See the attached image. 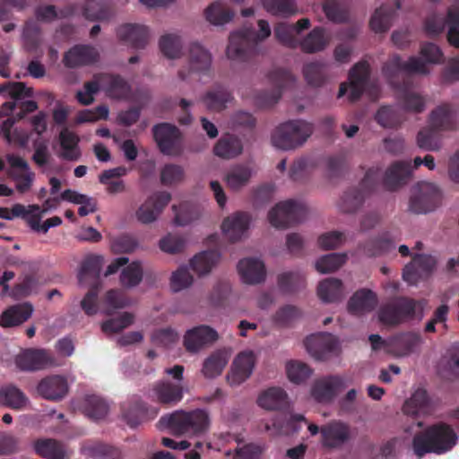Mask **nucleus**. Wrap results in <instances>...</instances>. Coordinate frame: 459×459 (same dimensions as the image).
Instances as JSON below:
<instances>
[{"instance_id": "nucleus-1", "label": "nucleus", "mask_w": 459, "mask_h": 459, "mask_svg": "<svg viewBox=\"0 0 459 459\" xmlns=\"http://www.w3.org/2000/svg\"><path fill=\"white\" fill-rule=\"evenodd\" d=\"M411 167L409 161L399 160L394 162L383 175L378 168L369 169L359 186L347 190L341 198L340 209L346 213H353L362 206L367 195L374 191L380 180L384 187L394 191L406 185L411 178Z\"/></svg>"}, {"instance_id": "nucleus-2", "label": "nucleus", "mask_w": 459, "mask_h": 459, "mask_svg": "<svg viewBox=\"0 0 459 459\" xmlns=\"http://www.w3.org/2000/svg\"><path fill=\"white\" fill-rule=\"evenodd\" d=\"M457 438L450 425L438 422L416 433L412 437L411 448L419 459L427 454L443 455L456 445Z\"/></svg>"}, {"instance_id": "nucleus-3", "label": "nucleus", "mask_w": 459, "mask_h": 459, "mask_svg": "<svg viewBox=\"0 0 459 459\" xmlns=\"http://www.w3.org/2000/svg\"><path fill=\"white\" fill-rule=\"evenodd\" d=\"M258 30L252 27H244L230 35L226 55L229 59L244 62L248 60L256 49L258 43L263 42L272 34L267 21H257Z\"/></svg>"}, {"instance_id": "nucleus-4", "label": "nucleus", "mask_w": 459, "mask_h": 459, "mask_svg": "<svg viewBox=\"0 0 459 459\" xmlns=\"http://www.w3.org/2000/svg\"><path fill=\"white\" fill-rule=\"evenodd\" d=\"M159 423L176 435L198 436L208 429L210 419L207 411L202 409L179 410L163 415Z\"/></svg>"}, {"instance_id": "nucleus-5", "label": "nucleus", "mask_w": 459, "mask_h": 459, "mask_svg": "<svg viewBox=\"0 0 459 459\" xmlns=\"http://www.w3.org/2000/svg\"><path fill=\"white\" fill-rule=\"evenodd\" d=\"M83 87L85 91H77L76 99L84 106H88L93 102V95L100 89L103 90L108 97L117 100L126 99L131 91L130 85L122 76L110 74H95L91 81L84 83Z\"/></svg>"}, {"instance_id": "nucleus-6", "label": "nucleus", "mask_w": 459, "mask_h": 459, "mask_svg": "<svg viewBox=\"0 0 459 459\" xmlns=\"http://www.w3.org/2000/svg\"><path fill=\"white\" fill-rule=\"evenodd\" d=\"M314 131L313 125L301 119L290 120L277 126L272 134V143L283 151L302 146Z\"/></svg>"}, {"instance_id": "nucleus-7", "label": "nucleus", "mask_w": 459, "mask_h": 459, "mask_svg": "<svg viewBox=\"0 0 459 459\" xmlns=\"http://www.w3.org/2000/svg\"><path fill=\"white\" fill-rule=\"evenodd\" d=\"M306 215V206L290 199L277 204L269 212L268 220L272 226L277 229H286L302 221Z\"/></svg>"}, {"instance_id": "nucleus-8", "label": "nucleus", "mask_w": 459, "mask_h": 459, "mask_svg": "<svg viewBox=\"0 0 459 459\" xmlns=\"http://www.w3.org/2000/svg\"><path fill=\"white\" fill-rule=\"evenodd\" d=\"M417 301L399 297L383 305L378 310L379 321L386 325H397L414 317Z\"/></svg>"}, {"instance_id": "nucleus-9", "label": "nucleus", "mask_w": 459, "mask_h": 459, "mask_svg": "<svg viewBox=\"0 0 459 459\" xmlns=\"http://www.w3.org/2000/svg\"><path fill=\"white\" fill-rule=\"evenodd\" d=\"M153 139L159 151L167 156H179L183 152L182 134L174 125L159 123L152 127Z\"/></svg>"}, {"instance_id": "nucleus-10", "label": "nucleus", "mask_w": 459, "mask_h": 459, "mask_svg": "<svg viewBox=\"0 0 459 459\" xmlns=\"http://www.w3.org/2000/svg\"><path fill=\"white\" fill-rule=\"evenodd\" d=\"M442 195L433 183L420 182L410 198L409 209L413 213H427L434 211L441 203Z\"/></svg>"}, {"instance_id": "nucleus-11", "label": "nucleus", "mask_w": 459, "mask_h": 459, "mask_svg": "<svg viewBox=\"0 0 459 459\" xmlns=\"http://www.w3.org/2000/svg\"><path fill=\"white\" fill-rule=\"evenodd\" d=\"M268 78L273 88L269 91H260L255 98L256 104L261 108L272 107L278 102L284 88L291 87L295 82L293 74L282 68L272 70Z\"/></svg>"}, {"instance_id": "nucleus-12", "label": "nucleus", "mask_w": 459, "mask_h": 459, "mask_svg": "<svg viewBox=\"0 0 459 459\" xmlns=\"http://www.w3.org/2000/svg\"><path fill=\"white\" fill-rule=\"evenodd\" d=\"M382 72L389 82L398 89L403 85V82L400 83L395 81V78L399 77L400 74H426L429 73V70L427 65L419 57L411 56L405 62L399 56H394L385 63Z\"/></svg>"}, {"instance_id": "nucleus-13", "label": "nucleus", "mask_w": 459, "mask_h": 459, "mask_svg": "<svg viewBox=\"0 0 459 459\" xmlns=\"http://www.w3.org/2000/svg\"><path fill=\"white\" fill-rule=\"evenodd\" d=\"M448 24L447 39L449 43L459 48V10L450 8L447 12L446 20L437 14L429 16L425 21V30L429 36H437L441 33Z\"/></svg>"}, {"instance_id": "nucleus-14", "label": "nucleus", "mask_w": 459, "mask_h": 459, "mask_svg": "<svg viewBox=\"0 0 459 459\" xmlns=\"http://www.w3.org/2000/svg\"><path fill=\"white\" fill-rule=\"evenodd\" d=\"M16 366L23 371H37L56 365L51 352L44 349H27L15 358Z\"/></svg>"}, {"instance_id": "nucleus-15", "label": "nucleus", "mask_w": 459, "mask_h": 459, "mask_svg": "<svg viewBox=\"0 0 459 459\" xmlns=\"http://www.w3.org/2000/svg\"><path fill=\"white\" fill-rule=\"evenodd\" d=\"M344 387L343 377L338 375H330L314 381L311 395L316 402L326 403L332 402Z\"/></svg>"}, {"instance_id": "nucleus-16", "label": "nucleus", "mask_w": 459, "mask_h": 459, "mask_svg": "<svg viewBox=\"0 0 459 459\" xmlns=\"http://www.w3.org/2000/svg\"><path fill=\"white\" fill-rule=\"evenodd\" d=\"M218 339L219 334L215 329L206 325H200L186 332L183 343L188 352L196 353L212 345Z\"/></svg>"}, {"instance_id": "nucleus-17", "label": "nucleus", "mask_w": 459, "mask_h": 459, "mask_svg": "<svg viewBox=\"0 0 459 459\" xmlns=\"http://www.w3.org/2000/svg\"><path fill=\"white\" fill-rule=\"evenodd\" d=\"M171 200L167 191H159L149 196L136 211V218L143 224L155 221Z\"/></svg>"}, {"instance_id": "nucleus-18", "label": "nucleus", "mask_w": 459, "mask_h": 459, "mask_svg": "<svg viewBox=\"0 0 459 459\" xmlns=\"http://www.w3.org/2000/svg\"><path fill=\"white\" fill-rule=\"evenodd\" d=\"M183 386L180 383L161 380L152 386L150 397L152 401L165 407H172L183 399Z\"/></svg>"}, {"instance_id": "nucleus-19", "label": "nucleus", "mask_w": 459, "mask_h": 459, "mask_svg": "<svg viewBox=\"0 0 459 459\" xmlns=\"http://www.w3.org/2000/svg\"><path fill=\"white\" fill-rule=\"evenodd\" d=\"M435 266L436 260L431 255H415L403 268V278L409 284H416L419 280L430 275Z\"/></svg>"}, {"instance_id": "nucleus-20", "label": "nucleus", "mask_w": 459, "mask_h": 459, "mask_svg": "<svg viewBox=\"0 0 459 459\" xmlns=\"http://www.w3.org/2000/svg\"><path fill=\"white\" fill-rule=\"evenodd\" d=\"M321 443L327 448L342 446L351 437L350 427L339 420H333L320 428Z\"/></svg>"}, {"instance_id": "nucleus-21", "label": "nucleus", "mask_w": 459, "mask_h": 459, "mask_svg": "<svg viewBox=\"0 0 459 459\" xmlns=\"http://www.w3.org/2000/svg\"><path fill=\"white\" fill-rule=\"evenodd\" d=\"M13 100L6 101L0 108V117H10L16 108L15 100H20L25 97H32L33 91L28 88L22 82H7L0 84V95H5Z\"/></svg>"}, {"instance_id": "nucleus-22", "label": "nucleus", "mask_w": 459, "mask_h": 459, "mask_svg": "<svg viewBox=\"0 0 459 459\" xmlns=\"http://www.w3.org/2000/svg\"><path fill=\"white\" fill-rule=\"evenodd\" d=\"M308 353L317 360H325L337 348L336 339L330 333L313 334L305 340Z\"/></svg>"}, {"instance_id": "nucleus-23", "label": "nucleus", "mask_w": 459, "mask_h": 459, "mask_svg": "<svg viewBox=\"0 0 459 459\" xmlns=\"http://www.w3.org/2000/svg\"><path fill=\"white\" fill-rule=\"evenodd\" d=\"M117 36L131 48H144L149 41V30L144 25L126 23L117 29Z\"/></svg>"}, {"instance_id": "nucleus-24", "label": "nucleus", "mask_w": 459, "mask_h": 459, "mask_svg": "<svg viewBox=\"0 0 459 459\" xmlns=\"http://www.w3.org/2000/svg\"><path fill=\"white\" fill-rule=\"evenodd\" d=\"M159 413L155 407L149 406L141 399H135L128 406L123 407V416L127 424L135 428L142 422L154 419Z\"/></svg>"}, {"instance_id": "nucleus-25", "label": "nucleus", "mask_w": 459, "mask_h": 459, "mask_svg": "<svg viewBox=\"0 0 459 459\" xmlns=\"http://www.w3.org/2000/svg\"><path fill=\"white\" fill-rule=\"evenodd\" d=\"M370 75V67L367 61L357 63L350 71L349 100L355 102L362 96Z\"/></svg>"}, {"instance_id": "nucleus-26", "label": "nucleus", "mask_w": 459, "mask_h": 459, "mask_svg": "<svg viewBox=\"0 0 459 459\" xmlns=\"http://www.w3.org/2000/svg\"><path fill=\"white\" fill-rule=\"evenodd\" d=\"M255 366V356L252 351L240 352L233 361L228 382L231 385H238L246 381L252 374Z\"/></svg>"}, {"instance_id": "nucleus-27", "label": "nucleus", "mask_w": 459, "mask_h": 459, "mask_svg": "<svg viewBox=\"0 0 459 459\" xmlns=\"http://www.w3.org/2000/svg\"><path fill=\"white\" fill-rule=\"evenodd\" d=\"M99 58L97 49L89 45H76L64 55L63 63L68 68L91 65Z\"/></svg>"}, {"instance_id": "nucleus-28", "label": "nucleus", "mask_w": 459, "mask_h": 459, "mask_svg": "<svg viewBox=\"0 0 459 459\" xmlns=\"http://www.w3.org/2000/svg\"><path fill=\"white\" fill-rule=\"evenodd\" d=\"M377 294L369 289L358 290L348 301V311L356 316H362L373 311L377 306Z\"/></svg>"}, {"instance_id": "nucleus-29", "label": "nucleus", "mask_w": 459, "mask_h": 459, "mask_svg": "<svg viewBox=\"0 0 459 459\" xmlns=\"http://www.w3.org/2000/svg\"><path fill=\"white\" fill-rule=\"evenodd\" d=\"M40 396L50 401L63 399L68 392V385L65 377L50 376L43 378L37 386Z\"/></svg>"}, {"instance_id": "nucleus-30", "label": "nucleus", "mask_w": 459, "mask_h": 459, "mask_svg": "<svg viewBox=\"0 0 459 459\" xmlns=\"http://www.w3.org/2000/svg\"><path fill=\"white\" fill-rule=\"evenodd\" d=\"M238 271L244 282L257 284L264 281L266 272L262 261L256 258H244L238 264Z\"/></svg>"}, {"instance_id": "nucleus-31", "label": "nucleus", "mask_w": 459, "mask_h": 459, "mask_svg": "<svg viewBox=\"0 0 459 459\" xmlns=\"http://www.w3.org/2000/svg\"><path fill=\"white\" fill-rule=\"evenodd\" d=\"M429 125L436 131H450L455 129V112L449 104H441L431 111Z\"/></svg>"}, {"instance_id": "nucleus-32", "label": "nucleus", "mask_w": 459, "mask_h": 459, "mask_svg": "<svg viewBox=\"0 0 459 459\" xmlns=\"http://www.w3.org/2000/svg\"><path fill=\"white\" fill-rule=\"evenodd\" d=\"M249 222L250 217L247 212H238L232 217H228L223 221L221 229L231 242H236L248 229Z\"/></svg>"}, {"instance_id": "nucleus-33", "label": "nucleus", "mask_w": 459, "mask_h": 459, "mask_svg": "<svg viewBox=\"0 0 459 459\" xmlns=\"http://www.w3.org/2000/svg\"><path fill=\"white\" fill-rule=\"evenodd\" d=\"M257 404L267 411H280L289 406L288 394L281 387H270L262 392Z\"/></svg>"}, {"instance_id": "nucleus-34", "label": "nucleus", "mask_w": 459, "mask_h": 459, "mask_svg": "<svg viewBox=\"0 0 459 459\" xmlns=\"http://www.w3.org/2000/svg\"><path fill=\"white\" fill-rule=\"evenodd\" d=\"M33 311L30 303L13 305L5 309L0 316V326L7 328L17 326L27 321Z\"/></svg>"}, {"instance_id": "nucleus-35", "label": "nucleus", "mask_w": 459, "mask_h": 459, "mask_svg": "<svg viewBox=\"0 0 459 459\" xmlns=\"http://www.w3.org/2000/svg\"><path fill=\"white\" fill-rule=\"evenodd\" d=\"M421 342L422 339L420 333H403L392 338L390 348L396 356L403 357L414 351Z\"/></svg>"}, {"instance_id": "nucleus-36", "label": "nucleus", "mask_w": 459, "mask_h": 459, "mask_svg": "<svg viewBox=\"0 0 459 459\" xmlns=\"http://www.w3.org/2000/svg\"><path fill=\"white\" fill-rule=\"evenodd\" d=\"M188 58L190 72L206 74L210 71L212 56L199 43L194 42L190 45Z\"/></svg>"}, {"instance_id": "nucleus-37", "label": "nucleus", "mask_w": 459, "mask_h": 459, "mask_svg": "<svg viewBox=\"0 0 459 459\" xmlns=\"http://www.w3.org/2000/svg\"><path fill=\"white\" fill-rule=\"evenodd\" d=\"M395 240L389 232H385L377 238H370L359 245V248L368 256H380L395 248Z\"/></svg>"}, {"instance_id": "nucleus-38", "label": "nucleus", "mask_w": 459, "mask_h": 459, "mask_svg": "<svg viewBox=\"0 0 459 459\" xmlns=\"http://www.w3.org/2000/svg\"><path fill=\"white\" fill-rule=\"evenodd\" d=\"M230 354L226 349L213 351L207 357L202 368V373L207 378H214L220 376L230 360Z\"/></svg>"}, {"instance_id": "nucleus-39", "label": "nucleus", "mask_w": 459, "mask_h": 459, "mask_svg": "<svg viewBox=\"0 0 459 459\" xmlns=\"http://www.w3.org/2000/svg\"><path fill=\"white\" fill-rule=\"evenodd\" d=\"M103 256L98 255H89L82 262L81 269L78 274L79 282L86 283L88 279L92 280L91 284H101L100 270L103 264Z\"/></svg>"}, {"instance_id": "nucleus-40", "label": "nucleus", "mask_w": 459, "mask_h": 459, "mask_svg": "<svg viewBox=\"0 0 459 459\" xmlns=\"http://www.w3.org/2000/svg\"><path fill=\"white\" fill-rule=\"evenodd\" d=\"M330 42L323 27H315L300 42L299 46L301 50L307 54L323 51Z\"/></svg>"}, {"instance_id": "nucleus-41", "label": "nucleus", "mask_w": 459, "mask_h": 459, "mask_svg": "<svg viewBox=\"0 0 459 459\" xmlns=\"http://www.w3.org/2000/svg\"><path fill=\"white\" fill-rule=\"evenodd\" d=\"M242 151L241 140L230 134L222 135L213 148V152L216 156L227 160L238 156Z\"/></svg>"}, {"instance_id": "nucleus-42", "label": "nucleus", "mask_w": 459, "mask_h": 459, "mask_svg": "<svg viewBox=\"0 0 459 459\" xmlns=\"http://www.w3.org/2000/svg\"><path fill=\"white\" fill-rule=\"evenodd\" d=\"M6 160L9 165L13 169H20L26 173L20 174L14 177L16 183V189L20 193H25L30 190L32 185L34 174L30 172V167L28 162L22 157L14 154H7Z\"/></svg>"}, {"instance_id": "nucleus-43", "label": "nucleus", "mask_w": 459, "mask_h": 459, "mask_svg": "<svg viewBox=\"0 0 459 459\" xmlns=\"http://www.w3.org/2000/svg\"><path fill=\"white\" fill-rule=\"evenodd\" d=\"M317 295L324 303L340 301L343 297V285L337 278H326L317 286Z\"/></svg>"}, {"instance_id": "nucleus-44", "label": "nucleus", "mask_w": 459, "mask_h": 459, "mask_svg": "<svg viewBox=\"0 0 459 459\" xmlns=\"http://www.w3.org/2000/svg\"><path fill=\"white\" fill-rule=\"evenodd\" d=\"M59 142L63 150L61 157L64 160L75 161L81 158L80 138L75 133L64 128L59 134Z\"/></svg>"}, {"instance_id": "nucleus-45", "label": "nucleus", "mask_w": 459, "mask_h": 459, "mask_svg": "<svg viewBox=\"0 0 459 459\" xmlns=\"http://www.w3.org/2000/svg\"><path fill=\"white\" fill-rule=\"evenodd\" d=\"M29 400L26 394L15 385L7 384L0 388V403L13 410H21Z\"/></svg>"}, {"instance_id": "nucleus-46", "label": "nucleus", "mask_w": 459, "mask_h": 459, "mask_svg": "<svg viewBox=\"0 0 459 459\" xmlns=\"http://www.w3.org/2000/svg\"><path fill=\"white\" fill-rule=\"evenodd\" d=\"M410 87L411 83L407 74L403 78V85L398 88L402 91L400 101L403 109L413 113H421L425 109V100L420 95L410 91Z\"/></svg>"}, {"instance_id": "nucleus-47", "label": "nucleus", "mask_w": 459, "mask_h": 459, "mask_svg": "<svg viewBox=\"0 0 459 459\" xmlns=\"http://www.w3.org/2000/svg\"><path fill=\"white\" fill-rule=\"evenodd\" d=\"M430 409V399L424 389H417L404 403L403 411L407 415L415 416L419 413H427Z\"/></svg>"}, {"instance_id": "nucleus-48", "label": "nucleus", "mask_w": 459, "mask_h": 459, "mask_svg": "<svg viewBox=\"0 0 459 459\" xmlns=\"http://www.w3.org/2000/svg\"><path fill=\"white\" fill-rule=\"evenodd\" d=\"M36 453L46 459H65L68 457L64 445L55 439H38L34 443Z\"/></svg>"}, {"instance_id": "nucleus-49", "label": "nucleus", "mask_w": 459, "mask_h": 459, "mask_svg": "<svg viewBox=\"0 0 459 459\" xmlns=\"http://www.w3.org/2000/svg\"><path fill=\"white\" fill-rule=\"evenodd\" d=\"M402 112L392 106H381L376 115V122L384 128H398L404 121Z\"/></svg>"}, {"instance_id": "nucleus-50", "label": "nucleus", "mask_w": 459, "mask_h": 459, "mask_svg": "<svg viewBox=\"0 0 459 459\" xmlns=\"http://www.w3.org/2000/svg\"><path fill=\"white\" fill-rule=\"evenodd\" d=\"M220 256L221 255L217 250L204 251L194 256L190 261V265L197 274L204 275L209 273L219 262Z\"/></svg>"}, {"instance_id": "nucleus-51", "label": "nucleus", "mask_w": 459, "mask_h": 459, "mask_svg": "<svg viewBox=\"0 0 459 459\" xmlns=\"http://www.w3.org/2000/svg\"><path fill=\"white\" fill-rule=\"evenodd\" d=\"M231 93L223 86L217 85L209 91L203 100L208 109L221 111L226 108L227 103L231 101Z\"/></svg>"}, {"instance_id": "nucleus-52", "label": "nucleus", "mask_w": 459, "mask_h": 459, "mask_svg": "<svg viewBox=\"0 0 459 459\" xmlns=\"http://www.w3.org/2000/svg\"><path fill=\"white\" fill-rule=\"evenodd\" d=\"M82 13L87 20L92 22L108 20L111 15L107 0H87Z\"/></svg>"}, {"instance_id": "nucleus-53", "label": "nucleus", "mask_w": 459, "mask_h": 459, "mask_svg": "<svg viewBox=\"0 0 459 459\" xmlns=\"http://www.w3.org/2000/svg\"><path fill=\"white\" fill-rule=\"evenodd\" d=\"M278 286L283 293H294L305 288V276L299 272L283 273L278 276Z\"/></svg>"}, {"instance_id": "nucleus-54", "label": "nucleus", "mask_w": 459, "mask_h": 459, "mask_svg": "<svg viewBox=\"0 0 459 459\" xmlns=\"http://www.w3.org/2000/svg\"><path fill=\"white\" fill-rule=\"evenodd\" d=\"M264 9L274 16L290 17L297 13L294 0H261Z\"/></svg>"}, {"instance_id": "nucleus-55", "label": "nucleus", "mask_w": 459, "mask_h": 459, "mask_svg": "<svg viewBox=\"0 0 459 459\" xmlns=\"http://www.w3.org/2000/svg\"><path fill=\"white\" fill-rule=\"evenodd\" d=\"M394 10L385 5L377 8L370 19V27L377 33L385 32L392 25Z\"/></svg>"}, {"instance_id": "nucleus-56", "label": "nucleus", "mask_w": 459, "mask_h": 459, "mask_svg": "<svg viewBox=\"0 0 459 459\" xmlns=\"http://www.w3.org/2000/svg\"><path fill=\"white\" fill-rule=\"evenodd\" d=\"M251 178V170L247 166L236 165L226 174L225 180L228 187L238 190L246 186Z\"/></svg>"}, {"instance_id": "nucleus-57", "label": "nucleus", "mask_w": 459, "mask_h": 459, "mask_svg": "<svg viewBox=\"0 0 459 459\" xmlns=\"http://www.w3.org/2000/svg\"><path fill=\"white\" fill-rule=\"evenodd\" d=\"M234 13L221 3L214 2L205 10L206 20L214 25H223L232 20Z\"/></svg>"}, {"instance_id": "nucleus-58", "label": "nucleus", "mask_w": 459, "mask_h": 459, "mask_svg": "<svg viewBox=\"0 0 459 459\" xmlns=\"http://www.w3.org/2000/svg\"><path fill=\"white\" fill-rule=\"evenodd\" d=\"M108 411V405L100 396L89 395L85 398L84 412L92 420H100L106 417Z\"/></svg>"}, {"instance_id": "nucleus-59", "label": "nucleus", "mask_w": 459, "mask_h": 459, "mask_svg": "<svg viewBox=\"0 0 459 459\" xmlns=\"http://www.w3.org/2000/svg\"><path fill=\"white\" fill-rule=\"evenodd\" d=\"M303 74L309 85L319 87L326 79L325 65L320 62L308 63L303 67Z\"/></svg>"}, {"instance_id": "nucleus-60", "label": "nucleus", "mask_w": 459, "mask_h": 459, "mask_svg": "<svg viewBox=\"0 0 459 459\" xmlns=\"http://www.w3.org/2000/svg\"><path fill=\"white\" fill-rule=\"evenodd\" d=\"M295 28L287 22H278L274 27V37L282 46L296 48L299 40L296 38Z\"/></svg>"}, {"instance_id": "nucleus-61", "label": "nucleus", "mask_w": 459, "mask_h": 459, "mask_svg": "<svg viewBox=\"0 0 459 459\" xmlns=\"http://www.w3.org/2000/svg\"><path fill=\"white\" fill-rule=\"evenodd\" d=\"M346 255L331 253L323 255L316 262V269L321 273H330L338 270L345 262Z\"/></svg>"}, {"instance_id": "nucleus-62", "label": "nucleus", "mask_w": 459, "mask_h": 459, "mask_svg": "<svg viewBox=\"0 0 459 459\" xmlns=\"http://www.w3.org/2000/svg\"><path fill=\"white\" fill-rule=\"evenodd\" d=\"M41 29L37 22L28 21L23 28V40L28 51H35L41 43Z\"/></svg>"}, {"instance_id": "nucleus-63", "label": "nucleus", "mask_w": 459, "mask_h": 459, "mask_svg": "<svg viewBox=\"0 0 459 459\" xmlns=\"http://www.w3.org/2000/svg\"><path fill=\"white\" fill-rule=\"evenodd\" d=\"M143 280V268L140 262L134 261L125 267L120 274V282L124 287L137 286Z\"/></svg>"}, {"instance_id": "nucleus-64", "label": "nucleus", "mask_w": 459, "mask_h": 459, "mask_svg": "<svg viewBox=\"0 0 459 459\" xmlns=\"http://www.w3.org/2000/svg\"><path fill=\"white\" fill-rule=\"evenodd\" d=\"M85 452L91 457H103L107 459H119L120 451L110 445L101 442H92L84 446Z\"/></svg>"}]
</instances>
